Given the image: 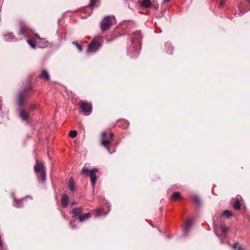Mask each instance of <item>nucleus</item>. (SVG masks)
Segmentation results:
<instances>
[{"label":"nucleus","mask_w":250,"mask_h":250,"mask_svg":"<svg viewBox=\"0 0 250 250\" xmlns=\"http://www.w3.org/2000/svg\"><path fill=\"white\" fill-rule=\"evenodd\" d=\"M233 213L229 210H225L223 212V213L221 215V219L222 220L223 219H229L231 217L233 216Z\"/></svg>","instance_id":"1a4fd4ad"},{"label":"nucleus","mask_w":250,"mask_h":250,"mask_svg":"<svg viewBox=\"0 0 250 250\" xmlns=\"http://www.w3.org/2000/svg\"><path fill=\"white\" fill-rule=\"evenodd\" d=\"M95 3H96L95 0H90V3L86 6V7H89V8H92L94 6Z\"/></svg>","instance_id":"a878e982"},{"label":"nucleus","mask_w":250,"mask_h":250,"mask_svg":"<svg viewBox=\"0 0 250 250\" xmlns=\"http://www.w3.org/2000/svg\"><path fill=\"white\" fill-rule=\"evenodd\" d=\"M219 229L221 230V235L222 236L225 237L226 234L228 232V231L229 230V228L227 227H225L224 226H221L219 227Z\"/></svg>","instance_id":"4468645a"},{"label":"nucleus","mask_w":250,"mask_h":250,"mask_svg":"<svg viewBox=\"0 0 250 250\" xmlns=\"http://www.w3.org/2000/svg\"><path fill=\"white\" fill-rule=\"evenodd\" d=\"M232 207L236 209H239L240 208V204L239 201L237 199L232 204Z\"/></svg>","instance_id":"aec40b11"},{"label":"nucleus","mask_w":250,"mask_h":250,"mask_svg":"<svg viewBox=\"0 0 250 250\" xmlns=\"http://www.w3.org/2000/svg\"><path fill=\"white\" fill-rule=\"evenodd\" d=\"M170 0H164V2H168Z\"/></svg>","instance_id":"2f4dec72"},{"label":"nucleus","mask_w":250,"mask_h":250,"mask_svg":"<svg viewBox=\"0 0 250 250\" xmlns=\"http://www.w3.org/2000/svg\"><path fill=\"white\" fill-rule=\"evenodd\" d=\"M35 108H36V106H35V105H33V104H32V105H31L30 106V107H29V111H31L34 110Z\"/></svg>","instance_id":"c85d7f7f"},{"label":"nucleus","mask_w":250,"mask_h":250,"mask_svg":"<svg viewBox=\"0 0 250 250\" xmlns=\"http://www.w3.org/2000/svg\"><path fill=\"white\" fill-rule=\"evenodd\" d=\"M44 46H43L42 47H44L47 46V41H44Z\"/></svg>","instance_id":"c756f323"},{"label":"nucleus","mask_w":250,"mask_h":250,"mask_svg":"<svg viewBox=\"0 0 250 250\" xmlns=\"http://www.w3.org/2000/svg\"><path fill=\"white\" fill-rule=\"evenodd\" d=\"M172 198L174 200H177L181 197L180 193L179 192H175L172 195Z\"/></svg>","instance_id":"4be33fe9"},{"label":"nucleus","mask_w":250,"mask_h":250,"mask_svg":"<svg viewBox=\"0 0 250 250\" xmlns=\"http://www.w3.org/2000/svg\"><path fill=\"white\" fill-rule=\"evenodd\" d=\"M40 78H42L45 80H48L49 79L50 77L48 72L46 70H42L41 74L39 76Z\"/></svg>","instance_id":"dca6fc26"},{"label":"nucleus","mask_w":250,"mask_h":250,"mask_svg":"<svg viewBox=\"0 0 250 250\" xmlns=\"http://www.w3.org/2000/svg\"><path fill=\"white\" fill-rule=\"evenodd\" d=\"M32 90V87H29L28 88L25 89L23 91H20L17 96V104L21 107L25 104V98L28 96L29 91Z\"/></svg>","instance_id":"20e7f679"},{"label":"nucleus","mask_w":250,"mask_h":250,"mask_svg":"<svg viewBox=\"0 0 250 250\" xmlns=\"http://www.w3.org/2000/svg\"><path fill=\"white\" fill-rule=\"evenodd\" d=\"M36 164L34 166V170L37 174L38 178L42 182L46 180L45 172L42 164L39 163L37 160H36Z\"/></svg>","instance_id":"39448f33"},{"label":"nucleus","mask_w":250,"mask_h":250,"mask_svg":"<svg viewBox=\"0 0 250 250\" xmlns=\"http://www.w3.org/2000/svg\"><path fill=\"white\" fill-rule=\"evenodd\" d=\"M98 171V169L96 168H93L91 170L87 168H83L81 170V173L83 175L89 176L90 177L92 187L94 188L97 181L96 172Z\"/></svg>","instance_id":"7ed1b4c3"},{"label":"nucleus","mask_w":250,"mask_h":250,"mask_svg":"<svg viewBox=\"0 0 250 250\" xmlns=\"http://www.w3.org/2000/svg\"><path fill=\"white\" fill-rule=\"evenodd\" d=\"M91 214L90 213H86L82 214L81 215H79V222H83L88 218H90L91 217Z\"/></svg>","instance_id":"6e6552de"},{"label":"nucleus","mask_w":250,"mask_h":250,"mask_svg":"<svg viewBox=\"0 0 250 250\" xmlns=\"http://www.w3.org/2000/svg\"><path fill=\"white\" fill-rule=\"evenodd\" d=\"M102 45V42L98 40H93L88 44L87 52L93 53L98 50Z\"/></svg>","instance_id":"423d86ee"},{"label":"nucleus","mask_w":250,"mask_h":250,"mask_svg":"<svg viewBox=\"0 0 250 250\" xmlns=\"http://www.w3.org/2000/svg\"><path fill=\"white\" fill-rule=\"evenodd\" d=\"M193 201L197 205H201V200L199 198L197 195H194L193 196Z\"/></svg>","instance_id":"412c9836"},{"label":"nucleus","mask_w":250,"mask_h":250,"mask_svg":"<svg viewBox=\"0 0 250 250\" xmlns=\"http://www.w3.org/2000/svg\"><path fill=\"white\" fill-rule=\"evenodd\" d=\"M27 42L32 46L33 48H35L36 45V42L33 40H28Z\"/></svg>","instance_id":"393cba45"},{"label":"nucleus","mask_w":250,"mask_h":250,"mask_svg":"<svg viewBox=\"0 0 250 250\" xmlns=\"http://www.w3.org/2000/svg\"><path fill=\"white\" fill-rule=\"evenodd\" d=\"M192 225V223L190 220H188L186 222L185 227L184 229V234L185 235H187L188 234V232L190 230Z\"/></svg>","instance_id":"9d476101"},{"label":"nucleus","mask_w":250,"mask_h":250,"mask_svg":"<svg viewBox=\"0 0 250 250\" xmlns=\"http://www.w3.org/2000/svg\"><path fill=\"white\" fill-rule=\"evenodd\" d=\"M37 37H38V39H40V37H39V36L37 35Z\"/></svg>","instance_id":"473e14b6"},{"label":"nucleus","mask_w":250,"mask_h":250,"mask_svg":"<svg viewBox=\"0 0 250 250\" xmlns=\"http://www.w3.org/2000/svg\"><path fill=\"white\" fill-rule=\"evenodd\" d=\"M61 203L63 207L65 208L68 205V196L66 194H63L61 199Z\"/></svg>","instance_id":"ddd939ff"},{"label":"nucleus","mask_w":250,"mask_h":250,"mask_svg":"<svg viewBox=\"0 0 250 250\" xmlns=\"http://www.w3.org/2000/svg\"><path fill=\"white\" fill-rule=\"evenodd\" d=\"M115 21V17L113 16L104 17L100 23V27L102 31L108 30Z\"/></svg>","instance_id":"f03ea898"},{"label":"nucleus","mask_w":250,"mask_h":250,"mask_svg":"<svg viewBox=\"0 0 250 250\" xmlns=\"http://www.w3.org/2000/svg\"><path fill=\"white\" fill-rule=\"evenodd\" d=\"M249 2L250 3V0H248Z\"/></svg>","instance_id":"72a5a7b5"},{"label":"nucleus","mask_w":250,"mask_h":250,"mask_svg":"<svg viewBox=\"0 0 250 250\" xmlns=\"http://www.w3.org/2000/svg\"><path fill=\"white\" fill-rule=\"evenodd\" d=\"M73 44L76 45L79 51L81 52L82 51V47L79 45L77 42L74 41Z\"/></svg>","instance_id":"bb28decb"},{"label":"nucleus","mask_w":250,"mask_h":250,"mask_svg":"<svg viewBox=\"0 0 250 250\" xmlns=\"http://www.w3.org/2000/svg\"><path fill=\"white\" fill-rule=\"evenodd\" d=\"M77 134L78 133L76 130H71L69 133V136L72 138L76 137L77 135Z\"/></svg>","instance_id":"b1692460"},{"label":"nucleus","mask_w":250,"mask_h":250,"mask_svg":"<svg viewBox=\"0 0 250 250\" xmlns=\"http://www.w3.org/2000/svg\"><path fill=\"white\" fill-rule=\"evenodd\" d=\"M20 116L23 120H27L29 118L28 113L24 110H21L20 112Z\"/></svg>","instance_id":"2eb2a0df"},{"label":"nucleus","mask_w":250,"mask_h":250,"mask_svg":"<svg viewBox=\"0 0 250 250\" xmlns=\"http://www.w3.org/2000/svg\"><path fill=\"white\" fill-rule=\"evenodd\" d=\"M75 204H76V202H72L71 203V205L72 206H73V205H75Z\"/></svg>","instance_id":"7c9ffc66"},{"label":"nucleus","mask_w":250,"mask_h":250,"mask_svg":"<svg viewBox=\"0 0 250 250\" xmlns=\"http://www.w3.org/2000/svg\"><path fill=\"white\" fill-rule=\"evenodd\" d=\"M232 247L235 250H242L241 245L238 243H234Z\"/></svg>","instance_id":"5701e85b"},{"label":"nucleus","mask_w":250,"mask_h":250,"mask_svg":"<svg viewBox=\"0 0 250 250\" xmlns=\"http://www.w3.org/2000/svg\"><path fill=\"white\" fill-rule=\"evenodd\" d=\"M104 211L102 208H99L95 210V216L96 217L100 216L103 215H105Z\"/></svg>","instance_id":"a211bd4d"},{"label":"nucleus","mask_w":250,"mask_h":250,"mask_svg":"<svg viewBox=\"0 0 250 250\" xmlns=\"http://www.w3.org/2000/svg\"><path fill=\"white\" fill-rule=\"evenodd\" d=\"M166 46V49L168 54H172V50H173V47L171 46V44L169 42H167L165 44Z\"/></svg>","instance_id":"6ab92c4d"},{"label":"nucleus","mask_w":250,"mask_h":250,"mask_svg":"<svg viewBox=\"0 0 250 250\" xmlns=\"http://www.w3.org/2000/svg\"><path fill=\"white\" fill-rule=\"evenodd\" d=\"M80 105L83 115L87 116L90 114L92 109V104H91L82 101L80 102Z\"/></svg>","instance_id":"0eeeda50"},{"label":"nucleus","mask_w":250,"mask_h":250,"mask_svg":"<svg viewBox=\"0 0 250 250\" xmlns=\"http://www.w3.org/2000/svg\"><path fill=\"white\" fill-rule=\"evenodd\" d=\"M151 4L150 0H142L141 2V6L146 8L150 7Z\"/></svg>","instance_id":"f8f14e48"},{"label":"nucleus","mask_w":250,"mask_h":250,"mask_svg":"<svg viewBox=\"0 0 250 250\" xmlns=\"http://www.w3.org/2000/svg\"><path fill=\"white\" fill-rule=\"evenodd\" d=\"M68 187L69 190L72 192L75 191V184L72 178L69 179Z\"/></svg>","instance_id":"f3484780"},{"label":"nucleus","mask_w":250,"mask_h":250,"mask_svg":"<svg viewBox=\"0 0 250 250\" xmlns=\"http://www.w3.org/2000/svg\"><path fill=\"white\" fill-rule=\"evenodd\" d=\"M109 135V136H107V132L106 131L102 132L101 145L104 146L109 153H111L110 148L111 146V141L113 140L114 134L110 132Z\"/></svg>","instance_id":"f257e3e1"},{"label":"nucleus","mask_w":250,"mask_h":250,"mask_svg":"<svg viewBox=\"0 0 250 250\" xmlns=\"http://www.w3.org/2000/svg\"><path fill=\"white\" fill-rule=\"evenodd\" d=\"M226 0H220V3H219V4L218 5V7L220 8H222L223 6H224V4L226 2Z\"/></svg>","instance_id":"cd10ccee"},{"label":"nucleus","mask_w":250,"mask_h":250,"mask_svg":"<svg viewBox=\"0 0 250 250\" xmlns=\"http://www.w3.org/2000/svg\"><path fill=\"white\" fill-rule=\"evenodd\" d=\"M82 213V208H74L72 209V213L73 214V217H79V215H81Z\"/></svg>","instance_id":"9b49d317"}]
</instances>
